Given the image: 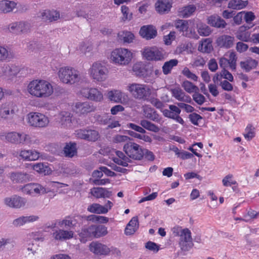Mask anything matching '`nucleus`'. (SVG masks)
I'll use <instances>...</instances> for the list:
<instances>
[{
  "label": "nucleus",
  "mask_w": 259,
  "mask_h": 259,
  "mask_svg": "<svg viewBox=\"0 0 259 259\" xmlns=\"http://www.w3.org/2000/svg\"><path fill=\"white\" fill-rule=\"evenodd\" d=\"M190 24L186 20L179 19L176 21L175 25L176 28L183 34Z\"/></svg>",
  "instance_id": "obj_48"
},
{
  "label": "nucleus",
  "mask_w": 259,
  "mask_h": 259,
  "mask_svg": "<svg viewBox=\"0 0 259 259\" xmlns=\"http://www.w3.org/2000/svg\"><path fill=\"white\" fill-rule=\"evenodd\" d=\"M132 58L133 54L130 50L121 48L114 49L110 56L111 60L113 63L121 66L128 65Z\"/></svg>",
  "instance_id": "obj_4"
},
{
  "label": "nucleus",
  "mask_w": 259,
  "mask_h": 259,
  "mask_svg": "<svg viewBox=\"0 0 259 259\" xmlns=\"http://www.w3.org/2000/svg\"><path fill=\"white\" fill-rule=\"evenodd\" d=\"M116 155L117 157L113 158L115 163L125 167L128 165V163L131 161L129 157L126 156L122 152L119 151L116 152Z\"/></svg>",
  "instance_id": "obj_38"
},
{
  "label": "nucleus",
  "mask_w": 259,
  "mask_h": 259,
  "mask_svg": "<svg viewBox=\"0 0 259 259\" xmlns=\"http://www.w3.org/2000/svg\"><path fill=\"white\" fill-rule=\"evenodd\" d=\"M175 236H180L179 244L184 250H189L193 245L191 232L188 229H182L179 226H175L171 230Z\"/></svg>",
  "instance_id": "obj_3"
},
{
  "label": "nucleus",
  "mask_w": 259,
  "mask_h": 259,
  "mask_svg": "<svg viewBox=\"0 0 259 259\" xmlns=\"http://www.w3.org/2000/svg\"><path fill=\"white\" fill-rule=\"evenodd\" d=\"M182 35L189 38H197V35L195 31L194 24L191 23V24L188 26V28L186 29Z\"/></svg>",
  "instance_id": "obj_51"
},
{
  "label": "nucleus",
  "mask_w": 259,
  "mask_h": 259,
  "mask_svg": "<svg viewBox=\"0 0 259 259\" xmlns=\"http://www.w3.org/2000/svg\"><path fill=\"white\" fill-rule=\"evenodd\" d=\"M38 219V217L36 215L22 216L14 220L13 224L16 227H20L26 223L36 221Z\"/></svg>",
  "instance_id": "obj_36"
},
{
  "label": "nucleus",
  "mask_w": 259,
  "mask_h": 259,
  "mask_svg": "<svg viewBox=\"0 0 259 259\" xmlns=\"http://www.w3.org/2000/svg\"><path fill=\"white\" fill-rule=\"evenodd\" d=\"M193 99L194 101L197 103L198 105H202L205 101V98L202 94L195 92L193 95Z\"/></svg>",
  "instance_id": "obj_63"
},
{
  "label": "nucleus",
  "mask_w": 259,
  "mask_h": 259,
  "mask_svg": "<svg viewBox=\"0 0 259 259\" xmlns=\"http://www.w3.org/2000/svg\"><path fill=\"white\" fill-rule=\"evenodd\" d=\"M107 97L109 100L114 103H122L124 100V94L121 91L113 90L107 93Z\"/></svg>",
  "instance_id": "obj_29"
},
{
  "label": "nucleus",
  "mask_w": 259,
  "mask_h": 259,
  "mask_svg": "<svg viewBox=\"0 0 259 259\" xmlns=\"http://www.w3.org/2000/svg\"><path fill=\"white\" fill-rule=\"evenodd\" d=\"M64 152L66 157H73L77 152L75 144H67L64 147Z\"/></svg>",
  "instance_id": "obj_47"
},
{
  "label": "nucleus",
  "mask_w": 259,
  "mask_h": 259,
  "mask_svg": "<svg viewBox=\"0 0 259 259\" xmlns=\"http://www.w3.org/2000/svg\"><path fill=\"white\" fill-rule=\"evenodd\" d=\"M128 91L136 99L144 100H148L151 93L149 86L136 83L129 84Z\"/></svg>",
  "instance_id": "obj_7"
},
{
  "label": "nucleus",
  "mask_w": 259,
  "mask_h": 259,
  "mask_svg": "<svg viewBox=\"0 0 259 259\" xmlns=\"http://www.w3.org/2000/svg\"><path fill=\"white\" fill-rule=\"evenodd\" d=\"M248 4V2L242 0H231L228 5V7L230 9L239 10L243 9L246 7Z\"/></svg>",
  "instance_id": "obj_41"
},
{
  "label": "nucleus",
  "mask_w": 259,
  "mask_h": 259,
  "mask_svg": "<svg viewBox=\"0 0 259 259\" xmlns=\"http://www.w3.org/2000/svg\"><path fill=\"white\" fill-rule=\"evenodd\" d=\"M1 139L14 144H26L30 145L33 143L31 137L24 133L15 132L2 133L0 134Z\"/></svg>",
  "instance_id": "obj_5"
},
{
  "label": "nucleus",
  "mask_w": 259,
  "mask_h": 259,
  "mask_svg": "<svg viewBox=\"0 0 259 259\" xmlns=\"http://www.w3.org/2000/svg\"><path fill=\"white\" fill-rule=\"evenodd\" d=\"M182 74L186 77L187 78L190 79L193 81H196L198 79V76L193 72L187 67L184 68L182 71Z\"/></svg>",
  "instance_id": "obj_59"
},
{
  "label": "nucleus",
  "mask_w": 259,
  "mask_h": 259,
  "mask_svg": "<svg viewBox=\"0 0 259 259\" xmlns=\"http://www.w3.org/2000/svg\"><path fill=\"white\" fill-rule=\"evenodd\" d=\"M140 35L147 39L154 38L157 35V30L153 25H145L142 26L140 30Z\"/></svg>",
  "instance_id": "obj_21"
},
{
  "label": "nucleus",
  "mask_w": 259,
  "mask_h": 259,
  "mask_svg": "<svg viewBox=\"0 0 259 259\" xmlns=\"http://www.w3.org/2000/svg\"><path fill=\"white\" fill-rule=\"evenodd\" d=\"M171 6V0H158L155 4L156 10L160 14L168 12Z\"/></svg>",
  "instance_id": "obj_24"
},
{
  "label": "nucleus",
  "mask_w": 259,
  "mask_h": 259,
  "mask_svg": "<svg viewBox=\"0 0 259 259\" xmlns=\"http://www.w3.org/2000/svg\"><path fill=\"white\" fill-rule=\"evenodd\" d=\"M13 57V53L7 46L0 45V62H9Z\"/></svg>",
  "instance_id": "obj_32"
},
{
  "label": "nucleus",
  "mask_w": 259,
  "mask_h": 259,
  "mask_svg": "<svg viewBox=\"0 0 259 259\" xmlns=\"http://www.w3.org/2000/svg\"><path fill=\"white\" fill-rule=\"evenodd\" d=\"M17 111V106L13 103L3 104L0 107V117L4 119L12 118Z\"/></svg>",
  "instance_id": "obj_15"
},
{
  "label": "nucleus",
  "mask_w": 259,
  "mask_h": 259,
  "mask_svg": "<svg viewBox=\"0 0 259 259\" xmlns=\"http://www.w3.org/2000/svg\"><path fill=\"white\" fill-rule=\"evenodd\" d=\"M142 55L145 59L150 61H159L164 58L162 49L156 47L144 49Z\"/></svg>",
  "instance_id": "obj_13"
},
{
  "label": "nucleus",
  "mask_w": 259,
  "mask_h": 259,
  "mask_svg": "<svg viewBox=\"0 0 259 259\" xmlns=\"http://www.w3.org/2000/svg\"><path fill=\"white\" fill-rule=\"evenodd\" d=\"M121 13L123 15V20H130L132 18L133 14L130 11L128 7L126 6H122L121 7Z\"/></svg>",
  "instance_id": "obj_60"
},
{
  "label": "nucleus",
  "mask_w": 259,
  "mask_h": 259,
  "mask_svg": "<svg viewBox=\"0 0 259 259\" xmlns=\"http://www.w3.org/2000/svg\"><path fill=\"white\" fill-rule=\"evenodd\" d=\"M257 64V61L252 58H249L245 61H241L240 63L241 68L246 72H249L252 69L255 68Z\"/></svg>",
  "instance_id": "obj_40"
},
{
  "label": "nucleus",
  "mask_w": 259,
  "mask_h": 259,
  "mask_svg": "<svg viewBox=\"0 0 259 259\" xmlns=\"http://www.w3.org/2000/svg\"><path fill=\"white\" fill-rule=\"evenodd\" d=\"M58 74L60 80L66 84H73L80 79L79 72L72 67H61Z\"/></svg>",
  "instance_id": "obj_2"
},
{
  "label": "nucleus",
  "mask_w": 259,
  "mask_h": 259,
  "mask_svg": "<svg viewBox=\"0 0 259 259\" xmlns=\"http://www.w3.org/2000/svg\"><path fill=\"white\" fill-rule=\"evenodd\" d=\"M89 73L94 80L101 82L106 80L108 74V69L104 63L96 62L89 70Z\"/></svg>",
  "instance_id": "obj_6"
},
{
  "label": "nucleus",
  "mask_w": 259,
  "mask_h": 259,
  "mask_svg": "<svg viewBox=\"0 0 259 259\" xmlns=\"http://www.w3.org/2000/svg\"><path fill=\"white\" fill-rule=\"evenodd\" d=\"M14 1L3 0L0 1V13H8L12 12L17 7Z\"/></svg>",
  "instance_id": "obj_31"
},
{
  "label": "nucleus",
  "mask_w": 259,
  "mask_h": 259,
  "mask_svg": "<svg viewBox=\"0 0 259 259\" xmlns=\"http://www.w3.org/2000/svg\"><path fill=\"white\" fill-rule=\"evenodd\" d=\"M208 23L212 26L217 28H225L227 25L224 20L215 15L210 16L208 18Z\"/></svg>",
  "instance_id": "obj_37"
},
{
  "label": "nucleus",
  "mask_w": 259,
  "mask_h": 259,
  "mask_svg": "<svg viewBox=\"0 0 259 259\" xmlns=\"http://www.w3.org/2000/svg\"><path fill=\"white\" fill-rule=\"evenodd\" d=\"M123 150L130 158L133 159L141 160L144 157V149L134 142L126 143L123 146Z\"/></svg>",
  "instance_id": "obj_9"
},
{
  "label": "nucleus",
  "mask_w": 259,
  "mask_h": 259,
  "mask_svg": "<svg viewBox=\"0 0 259 259\" xmlns=\"http://www.w3.org/2000/svg\"><path fill=\"white\" fill-rule=\"evenodd\" d=\"M143 113L145 117L152 121L158 122L159 120V115L156 111L149 105L143 107Z\"/></svg>",
  "instance_id": "obj_33"
},
{
  "label": "nucleus",
  "mask_w": 259,
  "mask_h": 259,
  "mask_svg": "<svg viewBox=\"0 0 259 259\" xmlns=\"http://www.w3.org/2000/svg\"><path fill=\"white\" fill-rule=\"evenodd\" d=\"M19 155L25 160L34 161L38 159L40 154L35 150H24L20 152Z\"/></svg>",
  "instance_id": "obj_30"
},
{
  "label": "nucleus",
  "mask_w": 259,
  "mask_h": 259,
  "mask_svg": "<svg viewBox=\"0 0 259 259\" xmlns=\"http://www.w3.org/2000/svg\"><path fill=\"white\" fill-rule=\"evenodd\" d=\"M4 202L6 205L12 207L19 208L25 205L27 199L17 195H14L5 199Z\"/></svg>",
  "instance_id": "obj_17"
},
{
  "label": "nucleus",
  "mask_w": 259,
  "mask_h": 259,
  "mask_svg": "<svg viewBox=\"0 0 259 259\" xmlns=\"http://www.w3.org/2000/svg\"><path fill=\"white\" fill-rule=\"evenodd\" d=\"M22 192L31 196L42 195L48 192L45 187L38 183H29L21 188Z\"/></svg>",
  "instance_id": "obj_10"
},
{
  "label": "nucleus",
  "mask_w": 259,
  "mask_h": 259,
  "mask_svg": "<svg viewBox=\"0 0 259 259\" xmlns=\"http://www.w3.org/2000/svg\"><path fill=\"white\" fill-rule=\"evenodd\" d=\"M96 108L92 103L89 102H77L75 105V111L79 115H85L88 113L93 112Z\"/></svg>",
  "instance_id": "obj_16"
},
{
  "label": "nucleus",
  "mask_w": 259,
  "mask_h": 259,
  "mask_svg": "<svg viewBox=\"0 0 259 259\" xmlns=\"http://www.w3.org/2000/svg\"><path fill=\"white\" fill-rule=\"evenodd\" d=\"M27 92L32 96L38 98H48L53 95L54 87L52 84L44 79H34L27 85Z\"/></svg>",
  "instance_id": "obj_1"
},
{
  "label": "nucleus",
  "mask_w": 259,
  "mask_h": 259,
  "mask_svg": "<svg viewBox=\"0 0 259 259\" xmlns=\"http://www.w3.org/2000/svg\"><path fill=\"white\" fill-rule=\"evenodd\" d=\"M76 223L77 220L75 218L68 217L60 221L58 224L60 226H63L66 229H70L75 227Z\"/></svg>",
  "instance_id": "obj_42"
},
{
  "label": "nucleus",
  "mask_w": 259,
  "mask_h": 259,
  "mask_svg": "<svg viewBox=\"0 0 259 259\" xmlns=\"http://www.w3.org/2000/svg\"><path fill=\"white\" fill-rule=\"evenodd\" d=\"M91 194L97 198H110L112 195L111 191L102 187H94L91 189Z\"/></svg>",
  "instance_id": "obj_22"
},
{
  "label": "nucleus",
  "mask_w": 259,
  "mask_h": 259,
  "mask_svg": "<svg viewBox=\"0 0 259 259\" xmlns=\"http://www.w3.org/2000/svg\"><path fill=\"white\" fill-rule=\"evenodd\" d=\"M27 120L30 126L36 128L45 127L49 123V118L47 116L37 112L28 113L27 115Z\"/></svg>",
  "instance_id": "obj_8"
},
{
  "label": "nucleus",
  "mask_w": 259,
  "mask_h": 259,
  "mask_svg": "<svg viewBox=\"0 0 259 259\" xmlns=\"http://www.w3.org/2000/svg\"><path fill=\"white\" fill-rule=\"evenodd\" d=\"M234 42V37L229 35H222L218 37L216 40L217 46L220 48L229 49Z\"/></svg>",
  "instance_id": "obj_20"
},
{
  "label": "nucleus",
  "mask_w": 259,
  "mask_h": 259,
  "mask_svg": "<svg viewBox=\"0 0 259 259\" xmlns=\"http://www.w3.org/2000/svg\"><path fill=\"white\" fill-rule=\"evenodd\" d=\"M87 210L88 211L93 213L105 214L107 213V209L98 203H93L90 205L88 206Z\"/></svg>",
  "instance_id": "obj_43"
},
{
  "label": "nucleus",
  "mask_w": 259,
  "mask_h": 259,
  "mask_svg": "<svg viewBox=\"0 0 259 259\" xmlns=\"http://www.w3.org/2000/svg\"><path fill=\"white\" fill-rule=\"evenodd\" d=\"M10 178L13 182L17 183H26L31 179L30 176L28 174L22 172H12Z\"/></svg>",
  "instance_id": "obj_28"
},
{
  "label": "nucleus",
  "mask_w": 259,
  "mask_h": 259,
  "mask_svg": "<svg viewBox=\"0 0 259 259\" xmlns=\"http://www.w3.org/2000/svg\"><path fill=\"white\" fill-rule=\"evenodd\" d=\"M244 138L248 141L251 140L255 136L254 128L250 124H248L245 130L244 134Z\"/></svg>",
  "instance_id": "obj_56"
},
{
  "label": "nucleus",
  "mask_w": 259,
  "mask_h": 259,
  "mask_svg": "<svg viewBox=\"0 0 259 259\" xmlns=\"http://www.w3.org/2000/svg\"><path fill=\"white\" fill-rule=\"evenodd\" d=\"M146 100L157 109H162L164 106L163 102L156 98L149 97Z\"/></svg>",
  "instance_id": "obj_61"
},
{
  "label": "nucleus",
  "mask_w": 259,
  "mask_h": 259,
  "mask_svg": "<svg viewBox=\"0 0 259 259\" xmlns=\"http://www.w3.org/2000/svg\"><path fill=\"white\" fill-rule=\"evenodd\" d=\"M111 119V116L108 113H104L99 114L96 113L92 117L91 121L92 122H98L100 124L106 125L108 123Z\"/></svg>",
  "instance_id": "obj_35"
},
{
  "label": "nucleus",
  "mask_w": 259,
  "mask_h": 259,
  "mask_svg": "<svg viewBox=\"0 0 259 259\" xmlns=\"http://www.w3.org/2000/svg\"><path fill=\"white\" fill-rule=\"evenodd\" d=\"M182 87L188 93H195L198 91V88L188 80H185L182 84Z\"/></svg>",
  "instance_id": "obj_49"
},
{
  "label": "nucleus",
  "mask_w": 259,
  "mask_h": 259,
  "mask_svg": "<svg viewBox=\"0 0 259 259\" xmlns=\"http://www.w3.org/2000/svg\"><path fill=\"white\" fill-rule=\"evenodd\" d=\"M74 232L71 230L58 229L52 234V237L56 241H63L69 240L73 237Z\"/></svg>",
  "instance_id": "obj_19"
},
{
  "label": "nucleus",
  "mask_w": 259,
  "mask_h": 259,
  "mask_svg": "<svg viewBox=\"0 0 259 259\" xmlns=\"http://www.w3.org/2000/svg\"><path fill=\"white\" fill-rule=\"evenodd\" d=\"M133 69L137 76L144 77L146 74L145 67L140 63L134 64Z\"/></svg>",
  "instance_id": "obj_53"
},
{
  "label": "nucleus",
  "mask_w": 259,
  "mask_h": 259,
  "mask_svg": "<svg viewBox=\"0 0 259 259\" xmlns=\"http://www.w3.org/2000/svg\"><path fill=\"white\" fill-rule=\"evenodd\" d=\"M212 41L209 38L203 39L199 44L198 50L203 53H210L212 49Z\"/></svg>",
  "instance_id": "obj_44"
},
{
  "label": "nucleus",
  "mask_w": 259,
  "mask_h": 259,
  "mask_svg": "<svg viewBox=\"0 0 259 259\" xmlns=\"http://www.w3.org/2000/svg\"><path fill=\"white\" fill-rule=\"evenodd\" d=\"M94 238H99L108 234L107 228L101 225H93Z\"/></svg>",
  "instance_id": "obj_39"
},
{
  "label": "nucleus",
  "mask_w": 259,
  "mask_h": 259,
  "mask_svg": "<svg viewBox=\"0 0 259 259\" xmlns=\"http://www.w3.org/2000/svg\"><path fill=\"white\" fill-rule=\"evenodd\" d=\"M196 10V7L194 5H189L183 8L181 11L182 15L184 17L190 16Z\"/></svg>",
  "instance_id": "obj_58"
},
{
  "label": "nucleus",
  "mask_w": 259,
  "mask_h": 259,
  "mask_svg": "<svg viewBox=\"0 0 259 259\" xmlns=\"http://www.w3.org/2000/svg\"><path fill=\"white\" fill-rule=\"evenodd\" d=\"M75 135L78 138L92 142L96 141L100 137L98 131L91 129L76 130Z\"/></svg>",
  "instance_id": "obj_14"
},
{
  "label": "nucleus",
  "mask_w": 259,
  "mask_h": 259,
  "mask_svg": "<svg viewBox=\"0 0 259 259\" xmlns=\"http://www.w3.org/2000/svg\"><path fill=\"white\" fill-rule=\"evenodd\" d=\"M18 24L20 29L22 30L21 34L27 33L31 27V24L28 22L20 21L18 22Z\"/></svg>",
  "instance_id": "obj_62"
},
{
  "label": "nucleus",
  "mask_w": 259,
  "mask_h": 259,
  "mask_svg": "<svg viewBox=\"0 0 259 259\" xmlns=\"http://www.w3.org/2000/svg\"><path fill=\"white\" fill-rule=\"evenodd\" d=\"M39 17L45 21H49L50 22H52L53 21H56L59 19L60 17V14L57 11L46 10L41 12Z\"/></svg>",
  "instance_id": "obj_27"
},
{
  "label": "nucleus",
  "mask_w": 259,
  "mask_h": 259,
  "mask_svg": "<svg viewBox=\"0 0 259 259\" xmlns=\"http://www.w3.org/2000/svg\"><path fill=\"white\" fill-rule=\"evenodd\" d=\"M222 183L225 187H231L232 185H237V182L234 179L232 174L226 176L222 180Z\"/></svg>",
  "instance_id": "obj_52"
},
{
  "label": "nucleus",
  "mask_w": 259,
  "mask_h": 259,
  "mask_svg": "<svg viewBox=\"0 0 259 259\" xmlns=\"http://www.w3.org/2000/svg\"><path fill=\"white\" fill-rule=\"evenodd\" d=\"M237 57L235 52H232L228 54V61L229 62V66L232 70H235L236 68V61Z\"/></svg>",
  "instance_id": "obj_55"
},
{
  "label": "nucleus",
  "mask_w": 259,
  "mask_h": 259,
  "mask_svg": "<svg viewBox=\"0 0 259 259\" xmlns=\"http://www.w3.org/2000/svg\"><path fill=\"white\" fill-rule=\"evenodd\" d=\"M197 31L200 35L203 36H208L211 32L210 28L206 24L200 23L197 25Z\"/></svg>",
  "instance_id": "obj_46"
},
{
  "label": "nucleus",
  "mask_w": 259,
  "mask_h": 259,
  "mask_svg": "<svg viewBox=\"0 0 259 259\" xmlns=\"http://www.w3.org/2000/svg\"><path fill=\"white\" fill-rule=\"evenodd\" d=\"M79 239L81 242L85 243L87 241L94 238V232L92 225L84 227L79 233Z\"/></svg>",
  "instance_id": "obj_26"
},
{
  "label": "nucleus",
  "mask_w": 259,
  "mask_h": 259,
  "mask_svg": "<svg viewBox=\"0 0 259 259\" xmlns=\"http://www.w3.org/2000/svg\"><path fill=\"white\" fill-rule=\"evenodd\" d=\"M60 123L64 128H71L72 115L70 112L67 111H62L59 115Z\"/></svg>",
  "instance_id": "obj_25"
},
{
  "label": "nucleus",
  "mask_w": 259,
  "mask_h": 259,
  "mask_svg": "<svg viewBox=\"0 0 259 259\" xmlns=\"http://www.w3.org/2000/svg\"><path fill=\"white\" fill-rule=\"evenodd\" d=\"M139 221L137 217H133L127 224L125 229V234L126 235L134 234L139 228Z\"/></svg>",
  "instance_id": "obj_34"
},
{
  "label": "nucleus",
  "mask_w": 259,
  "mask_h": 259,
  "mask_svg": "<svg viewBox=\"0 0 259 259\" xmlns=\"http://www.w3.org/2000/svg\"><path fill=\"white\" fill-rule=\"evenodd\" d=\"M118 35L120 39L123 40L124 42H131L134 38V34L128 31H123L121 33H119Z\"/></svg>",
  "instance_id": "obj_54"
},
{
  "label": "nucleus",
  "mask_w": 259,
  "mask_h": 259,
  "mask_svg": "<svg viewBox=\"0 0 259 259\" xmlns=\"http://www.w3.org/2000/svg\"><path fill=\"white\" fill-rule=\"evenodd\" d=\"M258 213L256 211L249 209L247 214L244 215V219L245 222H248L252 219H255L257 217Z\"/></svg>",
  "instance_id": "obj_64"
},
{
  "label": "nucleus",
  "mask_w": 259,
  "mask_h": 259,
  "mask_svg": "<svg viewBox=\"0 0 259 259\" xmlns=\"http://www.w3.org/2000/svg\"><path fill=\"white\" fill-rule=\"evenodd\" d=\"M33 169L39 172L46 175L48 174V167L42 163H38L33 165Z\"/></svg>",
  "instance_id": "obj_57"
},
{
  "label": "nucleus",
  "mask_w": 259,
  "mask_h": 259,
  "mask_svg": "<svg viewBox=\"0 0 259 259\" xmlns=\"http://www.w3.org/2000/svg\"><path fill=\"white\" fill-rule=\"evenodd\" d=\"M178 64V61L177 59H171L168 61L165 62L162 66V71L165 75L170 73L172 68L176 66Z\"/></svg>",
  "instance_id": "obj_45"
},
{
  "label": "nucleus",
  "mask_w": 259,
  "mask_h": 259,
  "mask_svg": "<svg viewBox=\"0 0 259 259\" xmlns=\"http://www.w3.org/2000/svg\"><path fill=\"white\" fill-rule=\"evenodd\" d=\"M140 124L143 128L150 131L157 132L159 131V128L157 126L145 119L141 120Z\"/></svg>",
  "instance_id": "obj_50"
},
{
  "label": "nucleus",
  "mask_w": 259,
  "mask_h": 259,
  "mask_svg": "<svg viewBox=\"0 0 259 259\" xmlns=\"http://www.w3.org/2000/svg\"><path fill=\"white\" fill-rule=\"evenodd\" d=\"M170 92L172 96L176 99L180 101L185 102L187 103H190L191 99L188 95H186L183 90L180 88H175L171 89Z\"/></svg>",
  "instance_id": "obj_23"
},
{
  "label": "nucleus",
  "mask_w": 259,
  "mask_h": 259,
  "mask_svg": "<svg viewBox=\"0 0 259 259\" xmlns=\"http://www.w3.org/2000/svg\"><path fill=\"white\" fill-rule=\"evenodd\" d=\"M90 250L95 254L108 255L110 253L109 247L99 242H92L90 244Z\"/></svg>",
  "instance_id": "obj_18"
},
{
  "label": "nucleus",
  "mask_w": 259,
  "mask_h": 259,
  "mask_svg": "<svg viewBox=\"0 0 259 259\" xmlns=\"http://www.w3.org/2000/svg\"><path fill=\"white\" fill-rule=\"evenodd\" d=\"M80 93L84 98L96 102H100L103 100L101 90L97 88H84L81 90Z\"/></svg>",
  "instance_id": "obj_12"
},
{
  "label": "nucleus",
  "mask_w": 259,
  "mask_h": 259,
  "mask_svg": "<svg viewBox=\"0 0 259 259\" xmlns=\"http://www.w3.org/2000/svg\"><path fill=\"white\" fill-rule=\"evenodd\" d=\"M19 72V68L14 65L5 64L0 66V78L12 80Z\"/></svg>",
  "instance_id": "obj_11"
}]
</instances>
